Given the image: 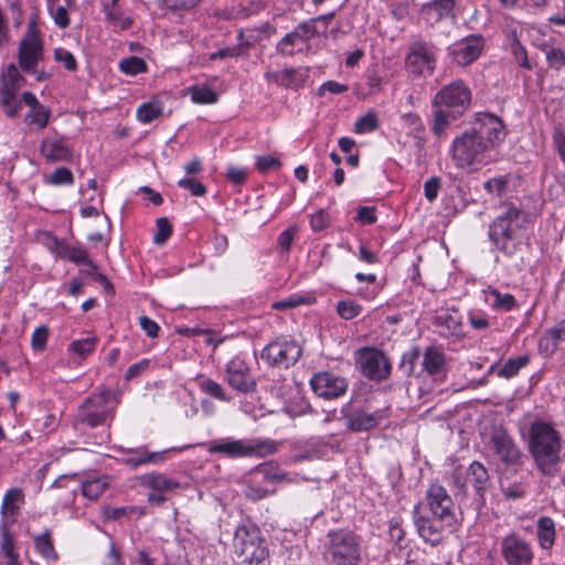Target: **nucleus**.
Returning <instances> with one entry per match:
<instances>
[{
    "label": "nucleus",
    "mask_w": 565,
    "mask_h": 565,
    "mask_svg": "<svg viewBox=\"0 0 565 565\" xmlns=\"http://www.w3.org/2000/svg\"><path fill=\"white\" fill-rule=\"evenodd\" d=\"M505 137V125L499 116L477 113L470 126L452 139L449 156L458 169H479L494 161V152Z\"/></svg>",
    "instance_id": "nucleus-1"
},
{
    "label": "nucleus",
    "mask_w": 565,
    "mask_h": 565,
    "mask_svg": "<svg viewBox=\"0 0 565 565\" xmlns=\"http://www.w3.org/2000/svg\"><path fill=\"white\" fill-rule=\"evenodd\" d=\"M413 519L418 535L430 545H438L445 529L456 521L452 498L443 486L430 484L425 500L414 507Z\"/></svg>",
    "instance_id": "nucleus-2"
},
{
    "label": "nucleus",
    "mask_w": 565,
    "mask_h": 565,
    "mask_svg": "<svg viewBox=\"0 0 565 565\" xmlns=\"http://www.w3.org/2000/svg\"><path fill=\"white\" fill-rule=\"evenodd\" d=\"M530 215L513 203H504L501 212L488 226L491 250L505 257H513L523 245Z\"/></svg>",
    "instance_id": "nucleus-3"
},
{
    "label": "nucleus",
    "mask_w": 565,
    "mask_h": 565,
    "mask_svg": "<svg viewBox=\"0 0 565 565\" xmlns=\"http://www.w3.org/2000/svg\"><path fill=\"white\" fill-rule=\"evenodd\" d=\"M529 451L540 472L554 477L562 460L561 434L546 422H533L529 429Z\"/></svg>",
    "instance_id": "nucleus-4"
},
{
    "label": "nucleus",
    "mask_w": 565,
    "mask_h": 565,
    "mask_svg": "<svg viewBox=\"0 0 565 565\" xmlns=\"http://www.w3.org/2000/svg\"><path fill=\"white\" fill-rule=\"evenodd\" d=\"M119 402V395L109 388L90 394L79 405L75 416V425L96 428L107 424L114 419Z\"/></svg>",
    "instance_id": "nucleus-5"
},
{
    "label": "nucleus",
    "mask_w": 565,
    "mask_h": 565,
    "mask_svg": "<svg viewBox=\"0 0 565 565\" xmlns=\"http://www.w3.org/2000/svg\"><path fill=\"white\" fill-rule=\"evenodd\" d=\"M233 546L242 565H264L269 557L266 540L253 523H243L236 527Z\"/></svg>",
    "instance_id": "nucleus-6"
},
{
    "label": "nucleus",
    "mask_w": 565,
    "mask_h": 565,
    "mask_svg": "<svg viewBox=\"0 0 565 565\" xmlns=\"http://www.w3.org/2000/svg\"><path fill=\"white\" fill-rule=\"evenodd\" d=\"M361 553L359 535L348 530L328 533L324 557L330 565H360Z\"/></svg>",
    "instance_id": "nucleus-7"
},
{
    "label": "nucleus",
    "mask_w": 565,
    "mask_h": 565,
    "mask_svg": "<svg viewBox=\"0 0 565 565\" xmlns=\"http://www.w3.org/2000/svg\"><path fill=\"white\" fill-rule=\"evenodd\" d=\"M277 450L276 443L273 440H243L223 438L209 443L207 451L210 454H220L230 459L266 456Z\"/></svg>",
    "instance_id": "nucleus-8"
},
{
    "label": "nucleus",
    "mask_w": 565,
    "mask_h": 565,
    "mask_svg": "<svg viewBox=\"0 0 565 565\" xmlns=\"http://www.w3.org/2000/svg\"><path fill=\"white\" fill-rule=\"evenodd\" d=\"M438 60L437 47L425 40H416L408 46L405 56V70L413 77H429L434 74Z\"/></svg>",
    "instance_id": "nucleus-9"
},
{
    "label": "nucleus",
    "mask_w": 565,
    "mask_h": 565,
    "mask_svg": "<svg viewBox=\"0 0 565 565\" xmlns=\"http://www.w3.org/2000/svg\"><path fill=\"white\" fill-rule=\"evenodd\" d=\"M43 58V42L38 25V14L29 19L26 31L19 44L18 62L23 72L35 74L39 62Z\"/></svg>",
    "instance_id": "nucleus-10"
},
{
    "label": "nucleus",
    "mask_w": 565,
    "mask_h": 565,
    "mask_svg": "<svg viewBox=\"0 0 565 565\" xmlns=\"http://www.w3.org/2000/svg\"><path fill=\"white\" fill-rule=\"evenodd\" d=\"M281 481H290L285 471L274 462L262 463L252 471L250 479L244 489V495L254 502L263 500L275 493V490L268 489L263 483H277Z\"/></svg>",
    "instance_id": "nucleus-11"
},
{
    "label": "nucleus",
    "mask_w": 565,
    "mask_h": 565,
    "mask_svg": "<svg viewBox=\"0 0 565 565\" xmlns=\"http://www.w3.org/2000/svg\"><path fill=\"white\" fill-rule=\"evenodd\" d=\"M302 351L294 340L280 338L268 343L260 352V359L271 367L288 369L301 356Z\"/></svg>",
    "instance_id": "nucleus-12"
},
{
    "label": "nucleus",
    "mask_w": 565,
    "mask_h": 565,
    "mask_svg": "<svg viewBox=\"0 0 565 565\" xmlns=\"http://www.w3.org/2000/svg\"><path fill=\"white\" fill-rule=\"evenodd\" d=\"M472 94L463 81L445 85L433 99V107H441L463 115L470 107Z\"/></svg>",
    "instance_id": "nucleus-13"
},
{
    "label": "nucleus",
    "mask_w": 565,
    "mask_h": 565,
    "mask_svg": "<svg viewBox=\"0 0 565 565\" xmlns=\"http://www.w3.org/2000/svg\"><path fill=\"white\" fill-rule=\"evenodd\" d=\"M500 554L507 565H533V546L531 542L516 532H511L502 537Z\"/></svg>",
    "instance_id": "nucleus-14"
},
{
    "label": "nucleus",
    "mask_w": 565,
    "mask_h": 565,
    "mask_svg": "<svg viewBox=\"0 0 565 565\" xmlns=\"http://www.w3.org/2000/svg\"><path fill=\"white\" fill-rule=\"evenodd\" d=\"M140 486L150 490L148 502L150 505L161 507L169 499V494L180 488V482L161 472H149L139 477Z\"/></svg>",
    "instance_id": "nucleus-15"
},
{
    "label": "nucleus",
    "mask_w": 565,
    "mask_h": 565,
    "mask_svg": "<svg viewBox=\"0 0 565 565\" xmlns=\"http://www.w3.org/2000/svg\"><path fill=\"white\" fill-rule=\"evenodd\" d=\"M225 381L233 390L245 395L257 388L252 370L242 355H235L226 363Z\"/></svg>",
    "instance_id": "nucleus-16"
},
{
    "label": "nucleus",
    "mask_w": 565,
    "mask_h": 565,
    "mask_svg": "<svg viewBox=\"0 0 565 565\" xmlns=\"http://www.w3.org/2000/svg\"><path fill=\"white\" fill-rule=\"evenodd\" d=\"M356 363L364 376L374 381L388 377L391 364L384 353L374 348H363L356 353Z\"/></svg>",
    "instance_id": "nucleus-17"
},
{
    "label": "nucleus",
    "mask_w": 565,
    "mask_h": 565,
    "mask_svg": "<svg viewBox=\"0 0 565 565\" xmlns=\"http://www.w3.org/2000/svg\"><path fill=\"white\" fill-rule=\"evenodd\" d=\"M486 45V39L481 34H470L448 47L454 62L467 66L479 58Z\"/></svg>",
    "instance_id": "nucleus-18"
},
{
    "label": "nucleus",
    "mask_w": 565,
    "mask_h": 565,
    "mask_svg": "<svg viewBox=\"0 0 565 565\" xmlns=\"http://www.w3.org/2000/svg\"><path fill=\"white\" fill-rule=\"evenodd\" d=\"M391 414L390 405L374 411L355 408L351 414L344 415L347 428L353 433L370 431L375 429L381 422L387 419Z\"/></svg>",
    "instance_id": "nucleus-19"
},
{
    "label": "nucleus",
    "mask_w": 565,
    "mask_h": 565,
    "mask_svg": "<svg viewBox=\"0 0 565 565\" xmlns=\"http://www.w3.org/2000/svg\"><path fill=\"white\" fill-rule=\"evenodd\" d=\"M313 393L324 399H334L345 394L348 380L332 372L316 373L310 380Z\"/></svg>",
    "instance_id": "nucleus-20"
},
{
    "label": "nucleus",
    "mask_w": 565,
    "mask_h": 565,
    "mask_svg": "<svg viewBox=\"0 0 565 565\" xmlns=\"http://www.w3.org/2000/svg\"><path fill=\"white\" fill-rule=\"evenodd\" d=\"M318 28L313 26L312 20H306L278 41L276 52L282 56H294L297 52L296 46L298 44L308 43L318 35Z\"/></svg>",
    "instance_id": "nucleus-21"
},
{
    "label": "nucleus",
    "mask_w": 565,
    "mask_h": 565,
    "mask_svg": "<svg viewBox=\"0 0 565 565\" xmlns=\"http://www.w3.org/2000/svg\"><path fill=\"white\" fill-rule=\"evenodd\" d=\"M490 443L494 454L507 465H516L521 459V451L513 438L502 427H494L491 431Z\"/></svg>",
    "instance_id": "nucleus-22"
},
{
    "label": "nucleus",
    "mask_w": 565,
    "mask_h": 565,
    "mask_svg": "<svg viewBox=\"0 0 565 565\" xmlns=\"http://www.w3.org/2000/svg\"><path fill=\"white\" fill-rule=\"evenodd\" d=\"M40 153L50 163L68 162L74 157V148L64 136H47L41 141Z\"/></svg>",
    "instance_id": "nucleus-23"
},
{
    "label": "nucleus",
    "mask_w": 565,
    "mask_h": 565,
    "mask_svg": "<svg viewBox=\"0 0 565 565\" xmlns=\"http://www.w3.org/2000/svg\"><path fill=\"white\" fill-rule=\"evenodd\" d=\"M489 481V472L479 461L471 462L466 469L463 482H461L459 469H457L454 475V482L460 490H465L467 486H471L480 498H483Z\"/></svg>",
    "instance_id": "nucleus-24"
},
{
    "label": "nucleus",
    "mask_w": 565,
    "mask_h": 565,
    "mask_svg": "<svg viewBox=\"0 0 565 565\" xmlns=\"http://www.w3.org/2000/svg\"><path fill=\"white\" fill-rule=\"evenodd\" d=\"M439 334L447 339L458 340L463 335L462 317L456 308H441L434 318Z\"/></svg>",
    "instance_id": "nucleus-25"
},
{
    "label": "nucleus",
    "mask_w": 565,
    "mask_h": 565,
    "mask_svg": "<svg viewBox=\"0 0 565 565\" xmlns=\"http://www.w3.org/2000/svg\"><path fill=\"white\" fill-rule=\"evenodd\" d=\"M23 103L30 107L24 116V122L31 130H43L50 122L51 110L42 105L32 92L22 94Z\"/></svg>",
    "instance_id": "nucleus-26"
},
{
    "label": "nucleus",
    "mask_w": 565,
    "mask_h": 565,
    "mask_svg": "<svg viewBox=\"0 0 565 565\" xmlns=\"http://www.w3.org/2000/svg\"><path fill=\"white\" fill-rule=\"evenodd\" d=\"M120 452L128 455L122 459V463L131 469H137L145 465H157L167 459L168 450L149 451L147 447L120 448Z\"/></svg>",
    "instance_id": "nucleus-27"
},
{
    "label": "nucleus",
    "mask_w": 565,
    "mask_h": 565,
    "mask_svg": "<svg viewBox=\"0 0 565 565\" xmlns=\"http://www.w3.org/2000/svg\"><path fill=\"white\" fill-rule=\"evenodd\" d=\"M422 372L434 380H443L447 373V359L445 352L438 347H428L422 359Z\"/></svg>",
    "instance_id": "nucleus-28"
},
{
    "label": "nucleus",
    "mask_w": 565,
    "mask_h": 565,
    "mask_svg": "<svg viewBox=\"0 0 565 565\" xmlns=\"http://www.w3.org/2000/svg\"><path fill=\"white\" fill-rule=\"evenodd\" d=\"M433 121L430 130L438 139L447 138V130L451 122L458 120L462 115L441 107H433Z\"/></svg>",
    "instance_id": "nucleus-29"
},
{
    "label": "nucleus",
    "mask_w": 565,
    "mask_h": 565,
    "mask_svg": "<svg viewBox=\"0 0 565 565\" xmlns=\"http://www.w3.org/2000/svg\"><path fill=\"white\" fill-rule=\"evenodd\" d=\"M455 0H433L422 7V13L427 21L437 23L451 14Z\"/></svg>",
    "instance_id": "nucleus-30"
},
{
    "label": "nucleus",
    "mask_w": 565,
    "mask_h": 565,
    "mask_svg": "<svg viewBox=\"0 0 565 565\" xmlns=\"http://www.w3.org/2000/svg\"><path fill=\"white\" fill-rule=\"evenodd\" d=\"M25 502V495L21 488L9 489L2 499L0 514L1 518L7 519L8 515L13 519L19 514L21 507Z\"/></svg>",
    "instance_id": "nucleus-31"
},
{
    "label": "nucleus",
    "mask_w": 565,
    "mask_h": 565,
    "mask_svg": "<svg viewBox=\"0 0 565 565\" xmlns=\"http://www.w3.org/2000/svg\"><path fill=\"white\" fill-rule=\"evenodd\" d=\"M0 554L7 559L9 565H18V554L14 550V540L10 532L8 519L0 520Z\"/></svg>",
    "instance_id": "nucleus-32"
},
{
    "label": "nucleus",
    "mask_w": 565,
    "mask_h": 565,
    "mask_svg": "<svg viewBox=\"0 0 565 565\" xmlns=\"http://www.w3.org/2000/svg\"><path fill=\"white\" fill-rule=\"evenodd\" d=\"M25 82L24 77L20 74L18 67L14 64H10L2 77L0 86V96H17L21 85Z\"/></svg>",
    "instance_id": "nucleus-33"
},
{
    "label": "nucleus",
    "mask_w": 565,
    "mask_h": 565,
    "mask_svg": "<svg viewBox=\"0 0 565 565\" xmlns=\"http://www.w3.org/2000/svg\"><path fill=\"white\" fill-rule=\"evenodd\" d=\"M109 487V477L106 475L88 478L82 481V494L88 500H97Z\"/></svg>",
    "instance_id": "nucleus-34"
},
{
    "label": "nucleus",
    "mask_w": 565,
    "mask_h": 565,
    "mask_svg": "<svg viewBox=\"0 0 565 565\" xmlns=\"http://www.w3.org/2000/svg\"><path fill=\"white\" fill-rule=\"evenodd\" d=\"M536 535L543 550H551L555 543V523L548 516H542L537 521Z\"/></svg>",
    "instance_id": "nucleus-35"
},
{
    "label": "nucleus",
    "mask_w": 565,
    "mask_h": 565,
    "mask_svg": "<svg viewBox=\"0 0 565 565\" xmlns=\"http://www.w3.org/2000/svg\"><path fill=\"white\" fill-rule=\"evenodd\" d=\"M559 342H565V319L544 331L540 338V348L554 351Z\"/></svg>",
    "instance_id": "nucleus-36"
},
{
    "label": "nucleus",
    "mask_w": 565,
    "mask_h": 565,
    "mask_svg": "<svg viewBox=\"0 0 565 565\" xmlns=\"http://www.w3.org/2000/svg\"><path fill=\"white\" fill-rule=\"evenodd\" d=\"M196 383L201 392H203L204 394L221 402H231L232 397L225 392L224 387L216 381L205 375H200L196 377Z\"/></svg>",
    "instance_id": "nucleus-37"
},
{
    "label": "nucleus",
    "mask_w": 565,
    "mask_h": 565,
    "mask_svg": "<svg viewBox=\"0 0 565 565\" xmlns=\"http://www.w3.org/2000/svg\"><path fill=\"white\" fill-rule=\"evenodd\" d=\"M487 301L498 311H511L516 308V299L513 295L501 292L498 289H491L487 294Z\"/></svg>",
    "instance_id": "nucleus-38"
},
{
    "label": "nucleus",
    "mask_w": 565,
    "mask_h": 565,
    "mask_svg": "<svg viewBox=\"0 0 565 565\" xmlns=\"http://www.w3.org/2000/svg\"><path fill=\"white\" fill-rule=\"evenodd\" d=\"M34 547L41 554L42 557L56 562L58 555L54 548L53 541L51 539V530L45 529L43 533L34 537Z\"/></svg>",
    "instance_id": "nucleus-39"
},
{
    "label": "nucleus",
    "mask_w": 565,
    "mask_h": 565,
    "mask_svg": "<svg viewBox=\"0 0 565 565\" xmlns=\"http://www.w3.org/2000/svg\"><path fill=\"white\" fill-rule=\"evenodd\" d=\"M189 94L194 104L212 105L218 100V94L207 85H193L189 87Z\"/></svg>",
    "instance_id": "nucleus-40"
},
{
    "label": "nucleus",
    "mask_w": 565,
    "mask_h": 565,
    "mask_svg": "<svg viewBox=\"0 0 565 565\" xmlns=\"http://www.w3.org/2000/svg\"><path fill=\"white\" fill-rule=\"evenodd\" d=\"M118 68L126 75L136 76L146 73L148 71V65L143 58L130 56L122 58L118 64Z\"/></svg>",
    "instance_id": "nucleus-41"
},
{
    "label": "nucleus",
    "mask_w": 565,
    "mask_h": 565,
    "mask_svg": "<svg viewBox=\"0 0 565 565\" xmlns=\"http://www.w3.org/2000/svg\"><path fill=\"white\" fill-rule=\"evenodd\" d=\"M530 362L529 355H520L518 358L509 359L499 370L498 376L503 379H511L515 376L519 371L526 366Z\"/></svg>",
    "instance_id": "nucleus-42"
},
{
    "label": "nucleus",
    "mask_w": 565,
    "mask_h": 565,
    "mask_svg": "<svg viewBox=\"0 0 565 565\" xmlns=\"http://www.w3.org/2000/svg\"><path fill=\"white\" fill-rule=\"evenodd\" d=\"M97 343L98 339L96 337L77 339L70 343L68 351L81 358H86L95 350Z\"/></svg>",
    "instance_id": "nucleus-43"
},
{
    "label": "nucleus",
    "mask_w": 565,
    "mask_h": 565,
    "mask_svg": "<svg viewBox=\"0 0 565 565\" xmlns=\"http://www.w3.org/2000/svg\"><path fill=\"white\" fill-rule=\"evenodd\" d=\"M296 74L295 68H286L279 72H266L265 78L269 83H274L278 86L291 88L294 87V77Z\"/></svg>",
    "instance_id": "nucleus-44"
},
{
    "label": "nucleus",
    "mask_w": 565,
    "mask_h": 565,
    "mask_svg": "<svg viewBox=\"0 0 565 565\" xmlns=\"http://www.w3.org/2000/svg\"><path fill=\"white\" fill-rule=\"evenodd\" d=\"M419 358H420L419 348L413 347L412 349H409L408 351H405L403 353L399 367L408 376H411V375L418 376L419 374L416 373L415 366H416V363L419 360Z\"/></svg>",
    "instance_id": "nucleus-45"
},
{
    "label": "nucleus",
    "mask_w": 565,
    "mask_h": 565,
    "mask_svg": "<svg viewBox=\"0 0 565 565\" xmlns=\"http://www.w3.org/2000/svg\"><path fill=\"white\" fill-rule=\"evenodd\" d=\"M162 115V108L152 103H145L137 109V118L143 124H149Z\"/></svg>",
    "instance_id": "nucleus-46"
},
{
    "label": "nucleus",
    "mask_w": 565,
    "mask_h": 565,
    "mask_svg": "<svg viewBox=\"0 0 565 565\" xmlns=\"http://www.w3.org/2000/svg\"><path fill=\"white\" fill-rule=\"evenodd\" d=\"M362 309V306L353 300H341L337 303V312L344 320L358 317Z\"/></svg>",
    "instance_id": "nucleus-47"
},
{
    "label": "nucleus",
    "mask_w": 565,
    "mask_h": 565,
    "mask_svg": "<svg viewBox=\"0 0 565 565\" xmlns=\"http://www.w3.org/2000/svg\"><path fill=\"white\" fill-rule=\"evenodd\" d=\"M379 119L375 113L369 111L364 116L360 117L354 124V131L356 134L371 132L377 129Z\"/></svg>",
    "instance_id": "nucleus-48"
},
{
    "label": "nucleus",
    "mask_w": 565,
    "mask_h": 565,
    "mask_svg": "<svg viewBox=\"0 0 565 565\" xmlns=\"http://www.w3.org/2000/svg\"><path fill=\"white\" fill-rule=\"evenodd\" d=\"M106 20L116 31L128 30L134 23V20L130 17H126L122 13L113 10L106 11Z\"/></svg>",
    "instance_id": "nucleus-49"
},
{
    "label": "nucleus",
    "mask_w": 565,
    "mask_h": 565,
    "mask_svg": "<svg viewBox=\"0 0 565 565\" xmlns=\"http://www.w3.org/2000/svg\"><path fill=\"white\" fill-rule=\"evenodd\" d=\"M547 64L551 68L559 71L565 66V51L561 47L544 46Z\"/></svg>",
    "instance_id": "nucleus-50"
},
{
    "label": "nucleus",
    "mask_w": 565,
    "mask_h": 565,
    "mask_svg": "<svg viewBox=\"0 0 565 565\" xmlns=\"http://www.w3.org/2000/svg\"><path fill=\"white\" fill-rule=\"evenodd\" d=\"M157 232L153 235V242L157 245H163L172 234V225L167 217H160L156 222Z\"/></svg>",
    "instance_id": "nucleus-51"
},
{
    "label": "nucleus",
    "mask_w": 565,
    "mask_h": 565,
    "mask_svg": "<svg viewBox=\"0 0 565 565\" xmlns=\"http://www.w3.org/2000/svg\"><path fill=\"white\" fill-rule=\"evenodd\" d=\"M178 186L190 191L194 196H204L207 192L206 186L193 177L180 179Z\"/></svg>",
    "instance_id": "nucleus-52"
},
{
    "label": "nucleus",
    "mask_w": 565,
    "mask_h": 565,
    "mask_svg": "<svg viewBox=\"0 0 565 565\" xmlns=\"http://www.w3.org/2000/svg\"><path fill=\"white\" fill-rule=\"evenodd\" d=\"M50 184L53 185H72L74 183V175L68 168H56L50 175Z\"/></svg>",
    "instance_id": "nucleus-53"
},
{
    "label": "nucleus",
    "mask_w": 565,
    "mask_h": 565,
    "mask_svg": "<svg viewBox=\"0 0 565 565\" xmlns=\"http://www.w3.org/2000/svg\"><path fill=\"white\" fill-rule=\"evenodd\" d=\"M306 302V298L298 294H292L288 296L287 298H284L281 300L275 301L271 305V308L278 311H287L294 308L299 307L300 305Z\"/></svg>",
    "instance_id": "nucleus-54"
},
{
    "label": "nucleus",
    "mask_w": 565,
    "mask_h": 565,
    "mask_svg": "<svg viewBox=\"0 0 565 565\" xmlns=\"http://www.w3.org/2000/svg\"><path fill=\"white\" fill-rule=\"evenodd\" d=\"M47 338H49V328L43 324L38 327L33 331L32 337H31V347H32L33 351L42 352L46 347Z\"/></svg>",
    "instance_id": "nucleus-55"
},
{
    "label": "nucleus",
    "mask_w": 565,
    "mask_h": 565,
    "mask_svg": "<svg viewBox=\"0 0 565 565\" xmlns=\"http://www.w3.org/2000/svg\"><path fill=\"white\" fill-rule=\"evenodd\" d=\"M552 141L561 161L565 164V129L562 125H557L554 128L552 134Z\"/></svg>",
    "instance_id": "nucleus-56"
},
{
    "label": "nucleus",
    "mask_w": 565,
    "mask_h": 565,
    "mask_svg": "<svg viewBox=\"0 0 565 565\" xmlns=\"http://www.w3.org/2000/svg\"><path fill=\"white\" fill-rule=\"evenodd\" d=\"M0 103L4 109L6 115L9 118H14L20 111L23 100H19L17 96H10L7 94V96H0Z\"/></svg>",
    "instance_id": "nucleus-57"
},
{
    "label": "nucleus",
    "mask_w": 565,
    "mask_h": 565,
    "mask_svg": "<svg viewBox=\"0 0 565 565\" xmlns=\"http://www.w3.org/2000/svg\"><path fill=\"white\" fill-rule=\"evenodd\" d=\"M255 166L260 173H267L270 170H275L281 167L279 158L274 156H257Z\"/></svg>",
    "instance_id": "nucleus-58"
},
{
    "label": "nucleus",
    "mask_w": 565,
    "mask_h": 565,
    "mask_svg": "<svg viewBox=\"0 0 565 565\" xmlns=\"http://www.w3.org/2000/svg\"><path fill=\"white\" fill-rule=\"evenodd\" d=\"M248 171L241 166H230L226 171V178L230 182L236 185L244 184L247 180Z\"/></svg>",
    "instance_id": "nucleus-59"
},
{
    "label": "nucleus",
    "mask_w": 565,
    "mask_h": 565,
    "mask_svg": "<svg viewBox=\"0 0 565 565\" xmlns=\"http://www.w3.org/2000/svg\"><path fill=\"white\" fill-rule=\"evenodd\" d=\"M441 188V180L439 177H431L424 183V195L429 202H434Z\"/></svg>",
    "instance_id": "nucleus-60"
},
{
    "label": "nucleus",
    "mask_w": 565,
    "mask_h": 565,
    "mask_svg": "<svg viewBox=\"0 0 565 565\" xmlns=\"http://www.w3.org/2000/svg\"><path fill=\"white\" fill-rule=\"evenodd\" d=\"M330 224L329 214L326 210L321 209L317 211L310 217V226L312 231L320 232L327 228Z\"/></svg>",
    "instance_id": "nucleus-61"
},
{
    "label": "nucleus",
    "mask_w": 565,
    "mask_h": 565,
    "mask_svg": "<svg viewBox=\"0 0 565 565\" xmlns=\"http://www.w3.org/2000/svg\"><path fill=\"white\" fill-rule=\"evenodd\" d=\"M512 54H513V56L515 58V62L521 67H523L525 70H529V71L532 70V65H531V63L529 62V58H527L526 50H525V47L519 41H515L512 44Z\"/></svg>",
    "instance_id": "nucleus-62"
},
{
    "label": "nucleus",
    "mask_w": 565,
    "mask_h": 565,
    "mask_svg": "<svg viewBox=\"0 0 565 565\" xmlns=\"http://www.w3.org/2000/svg\"><path fill=\"white\" fill-rule=\"evenodd\" d=\"M54 56L57 62L64 64L66 70L72 72L77 70V62L70 51L64 49H56L54 52Z\"/></svg>",
    "instance_id": "nucleus-63"
},
{
    "label": "nucleus",
    "mask_w": 565,
    "mask_h": 565,
    "mask_svg": "<svg viewBox=\"0 0 565 565\" xmlns=\"http://www.w3.org/2000/svg\"><path fill=\"white\" fill-rule=\"evenodd\" d=\"M374 206H361L358 210L355 220L361 224L371 225L377 221Z\"/></svg>",
    "instance_id": "nucleus-64"
}]
</instances>
